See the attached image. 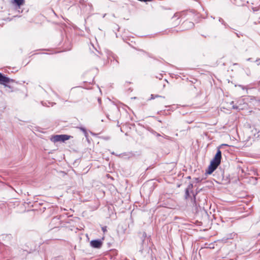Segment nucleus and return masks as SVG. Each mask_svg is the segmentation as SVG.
<instances>
[{
	"label": "nucleus",
	"mask_w": 260,
	"mask_h": 260,
	"mask_svg": "<svg viewBox=\"0 0 260 260\" xmlns=\"http://www.w3.org/2000/svg\"><path fill=\"white\" fill-rule=\"evenodd\" d=\"M233 108L235 109H237L238 108V107L237 106H233Z\"/></svg>",
	"instance_id": "nucleus-10"
},
{
	"label": "nucleus",
	"mask_w": 260,
	"mask_h": 260,
	"mask_svg": "<svg viewBox=\"0 0 260 260\" xmlns=\"http://www.w3.org/2000/svg\"><path fill=\"white\" fill-rule=\"evenodd\" d=\"M188 23L189 24L190 27H192L194 25L193 23L191 22H189Z\"/></svg>",
	"instance_id": "nucleus-9"
},
{
	"label": "nucleus",
	"mask_w": 260,
	"mask_h": 260,
	"mask_svg": "<svg viewBox=\"0 0 260 260\" xmlns=\"http://www.w3.org/2000/svg\"><path fill=\"white\" fill-rule=\"evenodd\" d=\"M60 139H61V142H64L66 140H68L70 139V136L66 135H60Z\"/></svg>",
	"instance_id": "nucleus-6"
},
{
	"label": "nucleus",
	"mask_w": 260,
	"mask_h": 260,
	"mask_svg": "<svg viewBox=\"0 0 260 260\" xmlns=\"http://www.w3.org/2000/svg\"><path fill=\"white\" fill-rule=\"evenodd\" d=\"M193 197H194V200H195V199H196L195 195H193Z\"/></svg>",
	"instance_id": "nucleus-12"
},
{
	"label": "nucleus",
	"mask_w": 260,
	"mask_h": 260,
	"mask_svg": "<svg viewBox=\"0 0 260 260\" xmlns=\"http://www.w3.org/2000/svg\"><path fill=\"white\" fill-rule=\"evenodd\" d=\"M11 81H12V80H11L0 73V84L5 85L6 83H10Z\"/></svg>",
	"instance_id": "nucleus-3"
},
{
	"label": "nucleus",
	"mask_w": 260,
	"mask_h": 260,
	"mask_svg": "<svg viewBox=\"0 0 260 260\" xmlns=\"http://www.w3.org/2000/svg\"><path fill=\"white\" fill-rule=\"evenodd\" d=\"M251 60V58H249L247 59V61H250Z\"/></svg>",
	"instance_id": "nucleus-11"
},
{
	"label": "nucleus",
	"mask_w": 260,
	"mask_h": 260,
	"mask_svg": "<svg viewBox=\"0 0 260 260\" xmlns=\"http://www.w3.org/2000/svg\"><path fill=\"white\" fill-rule=\"evenodd\" d=\"M192 187V184H190L188 185V187L185 190V199H187L189 197V190Z\"/></svg>",
	"instance_id": "nucleus-5"
},
{
	"label": "nucleus",
	"mask_w": 260,
	"mask_h": 260,
	"mask_svg": "<svg viewBox=\"0 0 260 260\" xmlns=\"http://www.w3.org/2000/svg\"><path fill=\"white\" fill-rule=\"evenodd\" d=\"M83 131H85V129L84 128H81Z\"/></svg>",
	"instance_id": "nucleus-13"
},
{
	"label": "nucleus",
	"mask_w": 260,
	"mask_h": 260,
	"mask_svg": "<svg viewBox=\"0 0 260 260\" xmlns=\"http://www.w3.org/2000/svg\"><path fill=\"white\" fill-rule=\"evenodd\" d=\"M14 2L17 6H20L21 5H22L24 4V0H14Z\"/></svg>",
	"instance_id": "nucleus-7"
},
{
	"label": "nucleus",
	"mask_w": 260,
	"mask_h": 260,
	"mask_svg": "<svg viewBox=\"0 0 260 260\" xmlns=\"http://www.w3.org/2000/svg\"><path fill=\"white\" fill-rule=\"evenodd\" d=\"M221 159V152L219 149H218L213 159L211 161L210 164L206 171V173L208 174H212L220 165Z\"/></svg>",
	"instance_id": "nucleus-1"
},
{
	"label": "nucleus",
	"mask_w": 260,
	"mask_h": 260,
	"mask_svg": "<svg viewBox=\"0 0 260 260\" xmlns=\"http://www.w3.org/2000/svg\"><path fill=\"white\" fill-rule=\"evenodd\" d=\"M103 244V242L101 240H94L90 242V246L95 248H100Z\"/></svg>",
	"instance_id": "nucleus-2"
},
{
	"label": "nucleus",
	"mask_w": 260,
	"mask_h": 260,
	"mask_svg": "<svg viewBox=\"0 0 260 260\" xmlns=\"http://www.w3.org/2000/svg\"><path fill=\"white\" fill-rule=\"evenodd\" d=\"M60 135H55L52 138L51 140L54 142H61Z\"/></svg>",
	"instance_id": "nucleus-4"
},
{
	"label": "nucleus",
	"mask_w": 260,
	"mask_h": 260,
	"mask_svg": "<svg viewBox=\"0 0 260 260\" xmlns=\"http://www.w3.org/2000/svg\"><path fill=\"white\" fill-rule=\"evenodd\" d=\"M255 62L257 63V65L260 64V59L258 58L255 60Z\"/></svg>",
	"instance_id": "nucleus-8"
}]
</instances>
